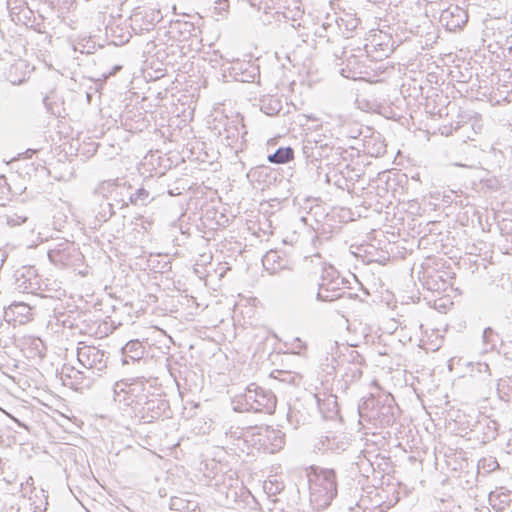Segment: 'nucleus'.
Returning a JSON list of instances; mask_svg holds the SVG:
<instances>
[{
	"mask_svg": "<svg viewBox=\"0 0 512 512\" xmlns=\"http://www.w3.org/2000/svg\"><path fill=\"white\" fill-rule=\"evenodd\" d=\"M91 200L93 204L98 205L97 209H93V212L95 213V220L98 224L108 221L112 215H114V203L108 202V199L99 198V200L95 202L92 197Z\"/></svg>",
	"mask_w": 512,
	"mask_h": 512,
	"instance_id": "obj_19",
	"label": "nucleus"
},
{
	"mask_svg": "<svg viewBox=\"0 0 512 512\" xmlns=\"http://www.w3.org/2000/svg\"><path fill=\"white\" fill-rule=\"evenodd\" d=\"M170 49H171V53H172V55H175L177 52H179L180 54H182V51H181V49H180V47H179V46H175V47H174V46L172 45V46L170 47Z\"/></svg>",
	"mask_w": 512,
	"mask_h": 512,
	"instance_id": "obj_39",
	"label": "nucleus"
},
{
	"mask_svg": "<svg viewBox=\"0 0 512 512\" xmlns=\"http://www.w3.org/2000/svg\"><path fill=\"white\" fill-rule=\"evenodd\" d=\"M178 26L180 28L181 33H186L190 35L191 32L194 31V25L190 22L180 23Z\"/></svg>",
	"mask_w": 512,
	"mask_h": 512,
	"instance_id": "obj_32",
	"label": "nucleus"
},
{
	"mask_svg": "<svg viewBox=\"0 0 512 512\" xmlns=\"http://www.w3.org/2000/svg\"><path fill=\"white\" fill-rule=\"evenodd\" d=\"M257 432L252 433V436H256L254 444L259 445V449H262L266 453L274 454L279 452L285 445V433L279 429L272 427H257Z\"/></svg>",
	"mask_w": 512,
	"mask_h": 512,
	"instance_id": "obj_10",
	"label": "nucleus"
},
{
	"mask_svg": "<svg viewBox=\"0 0 512 512\" xmlns=\"http://www.w3.org/2000/svg\"><path fill=\"white\" fill-rule=\"evenodd\" d=\"M250 68H252V70H245L242 73H238L236 67H231L230 74L233 75L237 81L252 82L255 78V68L253 66H250Z\"/></svg>",
	"mask_w": 512,
	"mask_h": 512,
	"instance_id": "obj_25",
	"label": "nucleus"
},
{
	"mask_svg": "<svg viewBox=\"0 0 512 512\" xmlns=\"http://www.w3.org/2000/svg\"><path fill=\"white\" fill-rule=\"evenodd\" d=\"M302 151L311 163L327 159L337 164L342 157L341 147L334 145L331 138L319 134L307 136L303 142Z\"/></svg>",
	"mask_w": 512,
	"mask_h": 512,
	"instance_id": "obj_6",
	"label": "nucleus"
},
{
	"mask_svg": "<svg viewBox=\"0 0 512 512\" xmlns=\"http://www.w3.org/2000/svg\"><path fill=\"white\" fill-rule=\"evenodd\" d=\"M259 108L267 116H276L282 110V100L275 95H264L259 99Z\"/></svg>",
	"mask_w": 512,
	"mask_h": 512,
	"instance_id": "obj_18",
	"label": "nucleus"
},
{
	"mask_svg": "<svg viewBox=\"0 0 512 512\" xmlns=\"http://www.w3.org/2000/svg\"><path fill=\"white\" fill-rule=\"evenodd\" d=\"M262 263L264 268L271 274L277 273L284 267L282 258L279 253L274 250H270L264 255Z\"/></svg>",
	"mask_w": 512,
	"mask_h": 512,
	"instance_id": "obj_21",
	"label": "nucleus"
},
{
	"mask_svg": "<svg viewBox=\"0 0 512 512\" xmlns=\"http://www.w3.org/2000/svg\"><path fill=\"white\" fill-rule=\"evenodd\" d=\"M12 0L8 1V7L11 9L12 13H16L15 10L18 8L16 6H12Z\"/></svg>",
	"mask_w": 512,
	"mask_h": 512,
	"instance_id": "obj_42",
	"label": "nucleus"
},
{
	"mask_svg": "<svg viewBox=\"0 0 512 512\" xmlns=\"http://www.w3.org/2000/svg\"><path fill=\"white\" fill-rule=\"evenodd\" d=\"M283 487L284 486L281 483L276 482L274 486L275 494L279 493L283 489Z\"/></svg>",
	"mask_w": 512,
	"mask_h": 512,
	"instance_id": "obj_40",
	"label": "nucleus"
},
{
	"mask_svg": "<svg viewBox=\"0 0 512 512\" xmlns=\"http://www.w3.org/2000/svg\"><path fill=\"white\" fill-rule=\"evenodd\" d=\"M304 473L308 483L310 504L316 510L329 507L338 494L336 471L312 465L305 468Z\"/></svg>",
	"mask_w": 512,
	"mask_h": 512,
	"instance_id": "obj_1",
	"label": "nucleus"
},
{
	"mask_svg": "<svg viewBox=\"0 0 512 512\" xmlns=\"http://www.w3.org/2000/svg\"><path fill=\"white\" fill-rule=\"evenodd\" d=\"M332 402L334 403L335 405V412H337V401H336V397L334 399H331Z\"/></svg>",
	"mask_w": 512,
	"mask_h": 512,
	"instance_id": "obj_44",
	"label": "nucleus"
},
{
	"mask_svg": "<svg viewBox=\"0 0 512 512\" xmlns=\"http://www.w3.org/2000/svg\"><path fill=\"white\" fill-rule=\"evenodd\" d=\"M79 363L97 377L106 370L109 354L99 347L81 344L77 349Z\"/></svg>",
	"mask_w": 512,
	"mask_h": 512,
	"instance_id": "obj_8",
	"label": "nucleus"
},
{
	"mask_svg": "<svg viewBox=\"0 0 512 512\" xmlns=\"http://www.w3.org/2000/svg\"><path fill=\"white\" fill-rule=\"evenodd\" d=\"M30 481H31V483H33V478L32 477H29V479L27 480L26 484L27 485L30 484Z\"/></svg>",
	"mask_w": 512,
	"mask_h": 512,
	"instance_id": "obj_45",
	"label": "nucleus"
},
{
	"mask_svg": "<svg viewBox=\"0 0 512 512\" xmlns=\"http://www.w3.org/2000/svg\"><path fill=\"white\" fill-rule=\"evenodd\" d=\"M3 481H5L7 484H12L16 481V476L14 474H10L3 477Z\"/></svg>",
	"mask_w": 512,
	"mask_h": 512,
	"instance_id": "obj_37",
	"label": "nucleus"
},
{
	"mask_svg": "<svg viewBox=\"0 0 512 512\" xmlns=\"http://www.w3.org/2000/svg\"><path fill=\"white\" fill-rule=\"evenodd\" d=\"M132 186L123 178L104 180L100 182L93 191L94 201L99 198L110 199L114 206L123 209L129 206Z\"/></svg>",
	"mask_w": 512,
	"mask_h": 512,
	"instance_id": "obj_7",
	"label": "nucleus"
},
{
	"mask_svg": "<svg viewBox=\"0 0 512 512\" xmlns=\"http://www.w3.org/2000/svg\"><path fill=\"white\" fill-rule=\"evenodd\" d=\"M79 255L78 249L74 243L67 240H61L53 244L48 250L49 260L55 265L69 266Z\"/></svg>",
	"mask_w": 512,
	"mask_h": 512,
	"instance_id": "obj_11",
	"label": "nucleus"
},
{
	"mask_svg": "<svg viewBox=\"0 0 512 512\" xmlns=\"http://www.w3.org/2000/svg\"><path fill=\"white\" fill-rule=\"evenodd\" d=\"M292 352L297 355H301L303 351L306 350L307 344L299 337H295L292 339L290 343Z\"/></svg>",
	"mask_w": 512,
	"mask_h": 512,
	"instance_id": "obj_30",
	"label": "nucleus"
},
{
	"mask_svg": "<svg viewBox=\"0 0 512 512\" xmlns=\"http://www.w3.org/2000/svg\"><path fill=\"white\" fill-rule=\"evenodd\" d=\"M488 500L494 511L512 512V494L510 492H491Z\"/></svg>",
	"mask_w": 512,
	"mask_h": 512,
	"instance_id": "obj_15",
	"label": "nucleus"
},
{
	"mask_svg": "<svg viewBox=\"0 0 512 512\" xmlns=\"http://www.w3.org/2000/svg\"><path fill=\"white\" fill-rule=\"evenodd\" d=\"M482 339L485 346V351L493 350L496 348L498 335L492 328L487 327L484 329Z\"/></svg>",
	"mask_w": 512,
	"mask_h": 512,
	"instance_id": "obj_24",
	"label": "nucleus"
},
{
	"mask_svg": "<svg viewBox=\"0 0 512 512\" xmlns=\"http://www.w3.org/2000/svg\"><path fill=\"white\" fill-rule=\"evenodd\" d=\"M146 353L145 346L138 339L130 340L122 348L123 363L128 364L129 361H139Z\"/></svg>",
	"mask_w": 512,
	"mask_h": 512,
	"instance_id": "obj_16",
	"label": "nucleus"
},
{
	"mask_svg": "<svg viewBox=\"0 0 512 512\" xmlns=\"http://www.w3.org/2000/svg\"><path fill=\"white\" fill-rule=\"evenodd\" d=\"M362 376V368L359 363L351 364L345 372V377L350 381L358 380Z\"/></svg>",
	"mask_w": 512,
	"mask_h": 512,
	"instance_id": "obj_29",
	"label": "nucleus"
},
{
	"mask_svg": "<svg viewBox=\"0 0 512 512\" xmlns=\"http://www.w3.org/2000/svg\"><path fill=\"white\" fill-rule=\"evenodd\" d=\"M157 16L158 15L152 11L146 12V13H142V12L135 13L134 16L131 18L132 29L134 31H139V32H141L143 30L149 31L154 26L155 18Z\"/></svg>",
	"mask_w": 512,
	"mask_h": 512,
	"instance_id": "obj_17",
	"label": "nucleus"
},
{
	"mask_svg": "<svg viewBox=\"0 0 512 512\" xmlns=\"http://www.w3.org/2000/svg\"><path fill=\"white\" fill-rule=\"evenodd\" d=\"M169 404L166 400L145 395L139 397L134 406L135 416L143 423H152L159 419L168 409Z\"/></svg>",
	"mask_w": 512,
	"mask_h": 512,
	"instance_id": "obj_9",
	"label": "nucleus"
},
{
	"mask_svg": "<svg viewBox=\"0 0 512 512\" xmlns=\"http://www.w3.org/2000/svg\"><path fill=\"white\" fill-rule=\"evenodd\" d=\"M15 288L22 293H31L40 295L43 298H57L60 299L64 295V291L61 289L48 288L36 269L33 266H23L16 270L15 274Z\"/></svg>",
	"mask_w": 512,
	"mask_h": 512,
	"instance_id": "obj_5",
	"label": "nucleus"
},
{
	"mask_svg": "<svg viewBox=\"0 0 512 512\" xmlns=\"http://www.w3.org/2000/svg\"><path fill=\"white\" fill-rule=\"evenodd\" d=\"M359 24V20L351 15L346 17H335V35L338 31L342 33V36L349 38L350 33L354 31Z\"/></svg>",
	"mask_w": 512,
	"mask_h": 512,
	"instance_id": "obj_20",
	"label": "nucleus"
},
{
	"mask_svg": "<svg viewBox=\"0 0 512 512\" xmlns=\"http://www.w3.org/2000/svg\"><path fill=\"white\" fill-rule=\"evenodd\" d=\"M233 403L235 412L272 414L275 411L277 399L271 390L252 383Z\"/></svg>",
	"mask_w": 512,
	"mask_h": 512,
	"instance_id": "obj_2",
	"label": "nucleus"
},
{
	"mask_svg": "<svg viewBox=\"0 0 512 512\" xmlns=\"http://www.w3.org/2000/svg\"><path fill=\"white\" fill-rule=\"evenodd\" d=\"M335 32V18L328 17L321 25V28L317 31L319 36H327Z\"/></svg>",
	"mask_w": 512,
	"mask_h": 512,
	"instance_id": "obj_28",
	"label": "nucleus"
},
{
	"mask_svg": "<svg viewBox=\"0 0 512 512\" xmlns=\"http://www.w3.org/2000/svg\"><path fill=\"white\" fill-rule=\"evenodd\" d=\"M230 434H231V436H233L234 434H236V432H233L230 430Z\"/></svg>",
	"mask_w": 512,
	"mask_h": 512,
	"instance_id": "obj_50",
	"label": "nucleus"
},
{
	"mask_svg": "<svg viewBox=\"0 0 512 512\" xmlns=\"http://www.w3.org/2000/svg\"><path fill=\"white\" fill-rule=\"evenodd\" d=\"M5 223L9 227H16L19 226L22 223H25L28 221V217L25 215L20 214H12V215H5L4 217Z\"/></svg>",
	"mask_w": 512,
	"mask_h": 512,
	"instance_id": "obj_27",
	"label": "nucleus"
},
{
	"mask_svg": "<svg viewBox=\"0 0 512 512\" xmlns=\"http://www.w3.org/2000/svg\"><path fill=\"white\" fill-rule=\"evenodd\" d=\"M11 199L10 187L4 176H0V206H5L7 201Z\"/></svg>",
	"mask_w": 512,
	"mask_h": 512,
	"instance_id": "obj_26",
	"label": "nucleus"
},
{
	"mask_svg": "<svg viewBox=\"0 0 512 512\" xmlns=\"http://www.w3.org/2000/svg\"><path fill=\"white\" fill-rule=\"evenodd\" d=\"M250 430H251V428H248L246 432H241V433H240V434H241V436L246 437V434H247V433H250Z\"/></svg>",
	"mask_w": 512,
	"mask_h": 512,
	"instance_id": "obj_43",
	"label": "nucleus"
},
{
	"mask_svg": "<svg viewBox=\"0 0 512 512\" xmlns=\"http://www.w3.org/2000/svg\"><path fill=\"white\" fill-rule=\"evenodd\" d=\"M371 52L369 47H365V53L361 55L350 54L346 56L345 66L340 69V73L343 77L348 79L362 78L363 74H367L365 61L368 58V54Z\"/></svg>",
	"mask_w": 512,
	"mask_h": 512,
	"instance_id": "obj_12",
	"label": "nucleus"
},
{
	"mask_svg": "<svg viewBox=\"0 0 512 512\" xmlns=\"http://www.w3.org/2000/svg\"><path fill=\"white\" fill-rule=\"evenodd\" d=\"M479 366V372H489L490 368L489 365L486 363H478Z\"/></svg>",
	"mask_w": 512,
	"mask_h": 512,
	"instance_id": "obj_38",
	"label": "nucleus"
},
{
	"mask_svg": "<svg viewBox=\"0 0 512 512\" xmlns=\"http://www.w3.org/2000/svg\"><path fill=\"white\" fill-rule=\"evenodd\" d=\"M210 129L215 136L221 137L224 145L242 150L245 146L247 130L240 117L229 118L224 115L214 117Z\"/></svg>",
	"mask_w": 512,
	"mask_h": 512,
	"instance_id": "obj_3",
	"label": "nucleus"
},
{
	"mask_svg": "<svg viewBox=\"0 0 512 512\" xmlns=\"http://www.w3.org/2000/svg\"><path fill=\"white\" fill-rule=\"evenodd\" d=\"M267 159L272 164H286L294 159V150L290 146L279 147L274 153L269 154Z\"/></svg>",
	"mask_w": 512,
	"mask_h": 512,
	"instance_id": "obj_22",
	"label": "nucleus"
},
{
	"mask_svg": "<svg viewBox=\"0 0 512 512\" xmlns=\"http://www.w3.org/2000/svg\"><path fill=\"white\" fill-rule=\"evenodd\" d=\"M498 423L494 420H488L486 424L487 431L485 432V436L487 438L494 439L497 436L498 431Z\"/></svg>",
	"mask_w": 512,
	"mask_h": 512,
	"instance_id": "obj_31",
	"label": "nucleus"
},
{
	"mask_svg": "<svg viewBox=\"0 0 512 512\" xmlns=\"http://www.w3.org/2000/svg\"><path fill=\"white\" fill-rule=\"evenodd\" d=\"M349 281L340 275L336 268L330 264L321 265L320 281L318 283L317 300L332 302L342 298L349 289Z\"/></svg>",
	"mask_w": 512,
	"mask_h": 512,
	"instance_id": "obj_4",
	"label": "nucleus"
},
{
	"mask_svg": "<svg viewBox=\"0 0 512 512\" xmlns=\"http://www.w3.org/2000/svg\"><path fill=\"white\" fill-rule=\"evenodd\" d=\"M34 152H35L34 150H30L29 149V150L26 151V154H33Z\"/></svg>",
	"mask_w": 512,
	"mask_h": 512,
	"instance_id": "obj_47",
	"label": "nucleus"
},
{
	"mask_svg": "<svg viewBox=\"0 0 512 512\" xmlns=\"http://www.w3.org/2000/svg\"><path fill=\"white\" fill-rule=\"evenodd\" d=\"M428 289H430V290H437V289H438V287L436 288V287H434V286H430V285H429V286H428Z\"/></svg>",
	"mask_w": 512,
	"mask_h": 512,
	"instance_id": "obj_46",
	"label": "nucleus"
},
{
	"mask_svg": "<svg viewBox=\"0 0 512 512\" xmlns=\"http://www.w3.org/2000/svg\"><path fill=\"white\" fill-rule=\"evenodd\" d=\"M153 200L150 192L144 187L138 188L135 191L131 190L129 196L130 204L134 206H145Z\"/></svg>",
	"mask_w": 512,
	"mask_h": 512,
	"instance_id": "obj_23",
	"label": "nucleus"
},
{
	"mask_svg": "<svg viewBox=\"0 0 512 512\" xmlns=\"http://www.w3.org/2000/svg\"><path fill=\"white\" fill-rule=\"evenodd\" d=\"M119 69H121V66H115V67H114V72H115V71H117V70H119Z\"/></svg>",
	"mask_w": 512,
	"mask_h": 512,
	"instance_id": "obj_49",
	"label": "nucleus"
},
{
	"mask_svg": "<svg viewBox=\"0 0 512 512\" xmlns=\"http://www.w3.org/2000/svg\"><path fill=\"white\" fill-rule=\"evenodd\" d=\"M5 466H6V462H4V461L0 458V475H1V474H4V472H5Z\"/></svg>",
	"mask_w": 512,
	"mask_h": 512,
	"instance_id": "obj_41",
	"label": "nucleus"
},
{
	"mask_svg": "<svg viewBox=\"0 0 512 512\" xmlns=\"http://www.w3.org/2000/svg\"><path fill=\"white\" fill-rule=\"evenodd\" d=\"M243 66H249L250 67L249 63H244V62H239V61L234 63V65L232 67H236L237 68V72L238 73L239 72L242 73L243 71L248 70L247 68H243Z\"/></svg>",
	"mask_w": 512,
	"mask_h": 512,
	"instance_id": "obj_35",
	"label": "nucleus"
},
{
	"mask_svg": "<svg viewBox=\"0 0 512 512\" xmlns=\"http://www.w3.org/2000/svg\"><path fill=\"white\" fill-rule=\"evenodd\" d=\"M455 12L460 16H464L465 18L467 17L464 13V11L462 9H460L458 6L454 7L453 10H446L444 11V13L442 14V18H447L448 14H450L451 16H454L455 15Z\"/></svg>",
	"mask_w": 512,
	"mask_h": 512,
	"instance_id": "obj_33",
	"label": "nucleus"
},
{
	"mask_svg": "<svg viewBox=\"0 0 512 512\" xmlns=\"http://www.w3.org/2000/svg\"><path fill=\"white\" fill-rule=\"evenodd\" d=\"M386 152V146L380 143L377 148H375V152L369 151L371 155H375L376 157H379L383 155Z\"/></svg>",
	"mask_w": 512,
	"mask_h": 512,
	"instance_id": "obj_34",
	"label": "nucleus"
},
{
	"mask_svg": "<svg viewBox=\"0 0 512 512\" xmlns=\"http://www.w3.org/2000/svg\"><path fill=\"white\" fill-rule=\"evenodd\" d=\"M350 446V442L347 437L342 435H327L322 437L316 447L322 451H332L340 453L346 451Z\"/></svg>",
	"mask_w": 512,
	"mask_h": 512,
	"instance_id": "obj_14",
	"label": "nucleus"
},
{
	"mask_svg": "<svg viewBox=\"0 0 512 512\" xmlns=\"http://www.w3.org/2000/svg\"><path fill=\"white\" fill-rule=\"evenodd\" d=\"M32 308L24 302H13L4 311L7 322L24 324L31 320Z\"/></svg>",
	"mask_w": 512,
	"mask_h": 512,
	"instance_id": "obj_13",
	"label": "nucleus"
},
{
	"mask_svg": "<svg viewBox=\"0 0 512 512\" xmlns=\"http://www.w3.org/2000/svg\"><path fill=\"white\" fill-rule=\"evenodd\" d=\"M22 11H23L24 13H25V12H27V13H31V11H30L29 9H27V8L22 9Z\"/></svg>",
	"mask_w": 512,
	"mask_h": 512,
	"instance_id": "obj_48",
	"label": "nucleus"
},
{
	"mask_svg": "<svg viewBox=\"0 0 512 512\" xmlns=\"http://www.w3.org/2000/svg\"><path fill=\"white\" fill-rule=\"evenodd\" d=\"M459 120L456 122V125L454 127L455 130L460 129L461 123H464L466 119H468V116L466 114H459L458 115Z\"/></svg>",
	"mask_w": 512,
	"mask_h": 512,
	"instance_id": "obj_36",
	"label": "nucleus"
}]
</instances>
